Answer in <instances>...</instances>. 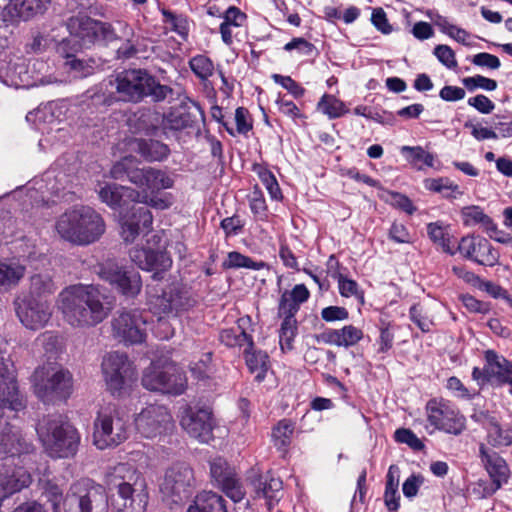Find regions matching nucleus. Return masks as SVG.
<instances>
[{"label":"nucleus","mask_w":512,"mask_h":512,"mask_svg":"<svg viewBox=\"0 0 512 512\" xmlns=\"http://www.w3.org/2000/svg\"><path fill=\"white\" fill-rule=\"evenodd\" d=\"M56 303L64 320L80 328L99 324L111 310L106 296L94 285L67 286L58 294Z\"/></svg>","instance_id":"1"},{"label":"nucleus","mask_w":512,"mask_h":512,"mask_svg":"<svg viewBox=\"0 0 512 512\" xmlns=\"http://www.w3.org/2000/svg\"><path fill=\"white\" fill-rule=\"evenodd\" d=\"M111 491L117 492L115 508L118 512H145L148 500L146 477L133 465L118 463L110 467L104 478Z\"/></svg>","instance_id":"2"},{"label":"nucleus","mask_w":512,"mask_h":512,"mask_svg":"<svg viewBox=\"0 0 512 512\" xmlns=\"http://www.w3.org/2000/svg\"><path fill=\"white\" fill-rule=\"evenodd\" d=\"M55 230L64 241L87 246L98 241L106 231L103 217L89 206L74 207L61 214Z\"/></svg>","instance_id":"3"},{"label":"nucleus","mask_w":512,"mask_h":512,"mask_svg":"<svg viewBox=\"0 0 512 512\" xmlns=\"http://www.w3.org/2000/svg\"><path fill=\"white\" fill-rule=\"evenodd\" d=\"M110 85L115 88L119 100L128 102H138L148 96L153 101L160 102L173 93L172 88L160 84L142 69L124 70L110 81Z\"/></svg>","instance_id":"4"},{"label":"nucleus","mask_w":512,"mask_h":512,"mask_svg":"<svg viewBox=\"0 0 512 512\" xmlns=\"http://www.w3.org/2000/svg\"><path fill=\"white\" fill-rule=\"evenodd\" d=\"M37 433L46 452L53 458H67L77 452L79 433L61 416L43 419L38 424Z\"/></svg>","instance_id":"5"},{"label":"nucleus","mask_w":512,"mask_h":512,"mask_svg":"<svg viewBox=\"0 0 512 512\" xmlns=\"http://www.w3.org/2000/svg\"><path fill=\"white\" fill-rule=\"evenodd\" d=\"M146 295L150 311L160 317L178 316L192 309L197 303L192 290L177 283L165 288L158 284H148Z\"/></svg>","instance_id":"6"},{"label":"nucleus","mask_w":512,"mask_h":512,"mask_svg":"<svg viewBox=\"0 0 512 512\" xmlns=\"http://www.w3.org/2000/svg\"><path fill=\"white\" fill-rule=\"evenodd\" d=\"M128 416L115 405L102 407L95 420L93 443L98 449L117 446L128 438Z\"/></svg>","instance_id":"7"},{"label":"nucleus","mask_w":512,"mask_h":512,"mask_svg":"<svg viewBox=\"0 0 512 512\" xmlns=\"http://www.w3.org/2000/svg\"><path fill=\"white\" fill-rule=\"evenodd\" d=\"M34 392L44 402L66 399L71 392V374L55 364L37 368L32 376Z\"/></svg>","instance_id":"8"},{"label":"nucleus","mask_w":512,"mask_h":512,"mask_svg":"<svg viewBox=\"0 0 512 512\" xmlns=\"http://www.w3.org/2000/svg\"><path fill=\"white\" fill-rule=\"evenodd\" d=\"M65 512H108V497L103 486L81 480L70 486L64 499Z\"/></svg>","instance_id":"9"},{"label":"nucleus","mask_w":512,"mask_h":512,"mask_svg":"<svg viewBox=\"0 0 512 512\" xmlns=\"http://www.w3.org/2000/svg\"><path fill=\"white\" fill-rule=\"evenodd\" d=\"M194 473L185 463H175L164 474L160 483L163 501L168 505H179L187 500L193 492Z\"/></svg>","instance_id":"10"},{"label":"nucleus","mask_w":512,"mask_h":512,"mask_svg":"<svg viewBox=\"0 0 512 512\" xmlns=\"http://www.w3.org/2000/svg\"><path fill=\"white\" fill-rule=\"evenodd\" d=\"M186 377L180 368L172 363L160 367L150 365L142 376V385L151 391L180 395L186 388Z\"/></svg>","instance_id":"11"},{"label":"nucleus","mask_w":512,"mask_h":512,"mask_svg":"<svg viewBox=\"0 0 512 512\" xmlns=\"http://www.w3.org/2000/svg\"><path fill=\"white\" fill-rule=\"evenodd\" d=\"M101 367L107 388L115 396L122 395L135 380L134 367L123 353H108L104 356Z\"/></svg>","instance_id":"12"},{"label":"nucleus","mask_w":512,"mask_h":512,"mask_svg":"<svg viewBox=\"0 0 512 512\" xmlns=\"http://www.w3.org/2000/svg\"><path fill=\"white\" fill-rule=\"evenodd\" d=\"M137 432L144 438L162 437L174 428L172 415L163 405L150 404L143 408L134 420Z\"/></svg>","instance_id":"13"},{"label":"nucleus","mask_w":512,"mask_h":512,"mask_svg":"<svg viewBox=\"0 0 512 512\" xmlns=\"http://www.w3.org/2000/svg\"><path fill=\"white\" fill-rule=\"evenodd\" d=\"M98 275L126 297H135L141 291L142 281L140 274L134 270L122 267L113 260H108L101 264Z\"/></svg>","instance_id":"14"},{"label":"nucleus","mask_w":512,"mask_h":512,"mask_svg":"<svg viewBox=\"0 0 512 512\" xmlns=\"http://www.w3.org/2000/svg\"><path fill=\"white\" fill-rule=\"evenodd\" d=\"M113 337L125 344H139L146 337V320L138 310L123 311L112 320Z\"/></svg>","instance_id":"15"},{"label":"nucleus","mask_w":512,"mask_h":512,"mask_svg":"<svg viewBox=\"0 0 512 512\" xmlns=\"http://www.w3.org/2000/svg\"><path fill=\"white\" fill-rule=\"evenodd\" d=\"M20 322L28 329L38 330L46 326L52 316L50 302L46 299L24 297L15 301Z\"/></svg>","instance_id":"16"},{"label":"nucleus","mask_w":512,"mask_h":512,"mask_svg":"<svg viewBox=\"0 0 512 512\" xmlns=\"http://www.w3.org/2000/svg\"><path fill=\"white\" fill-rule=\"evenodd\" d=\"M426 412L429 423L436 429L459 435L465 428V418L446 402L430 400Z\"/></svg>","instance_id":"17"},{"label":"nucleus","mask_w":512,"mask_h":512,"mask_svg":"<svg viewBox=\"0 0 512 512\" xmlns=\"http://www.w3.org/2000/svg\"><path fill=\"white\" fill-rule=\"evenodd\" d=\"M180 424L191 437L202 443H209L213 439L214 422L209 409L186 407Z\"/></svg>","instance_id":"18"},{"label":"nucleus","mask_w":512,"mask_h":512,"mask_svg":"<svg viewBox=\"0 0 512 512\" xmlns=\"http://www.w3.org/2000/svg\"><path fill=\"white\" fill-rule=\"evenodd\" d=\"M131 261L140 269L154 272L153 280H160L161 274L170 269L172 260L161 247H135L130 250Z\"/></svg>","instance_id":"19"},{"label":"nucleus","mask_w":512,"mask_h":512,"mask_svg":"<svg viewBox=\"0 0 512 512\" xmlns=\"http://www.w3.org/2000/svg\"><path fill=\"white\" fill-rule=\"evenodd\" d=\"M481 460L492 480L491 484H485L482 497H490L508 482L510 470L506 461L494 451H488L485 445L480 446Z\"/></svg>","instance_id":"20"},{"label":"nucleus","mask_w":512,"mask_h":512,"mask_svg":"<svg viewBox=\"0 0 512 512\" xmlns=\"http://www.w3.org/2000/svg\"><path fill=\"white\" fill-rule=\"evenodd\" d=\"M460 254L480 265L494 266L499 259V253L490 242L481 236H465L457 247Z\"/></svg>","instance_id":"21"},{"label":"nucleus","mask_w":512,"mask_h":512,"mask_svg":"<svg viewBox=\"0 0 512 512\" xmlns=\"http://www.w3.org/2000/svg\"><path fill=\"white\" fill-rule=\"evenodd\" d=\"M153 217L146 206H133L121 223V236L126 243L134 242L140 235L147 236L152 227Z\"/></svg>","instance_id":"22"},{"label":"nucleus","mask_w":512,"mask_h":512,"mask_svg":"<svg viewBox=\"0 0 512 512\" xmlns=\"http://www.w3.org/2000/svg\"><path fill=\"white\" fill-rule=\"evenodd\" d=\"M0 404L12 411L25 408L23 396L20 394L12 365L0 361Z\"/></svg>","instance_id":"23"},{"label":"nucleus","mask_w":512,"mask_h":512,"mask_svg":"<svg viewBox=\"0 0 512 512\" xmlns=\"http://www.w3.org/2000/svg\"><path fill=\"white\" fill-rule=\"evenodd\" d=\"M51 0H9L2 11L3 20L10 23L28 21L43 14Z\"/></svg>","instance_id":"24"},{"label":"nucleus","mask_w":512,"mask_h":512,"mask_svg":"<svg viewBox=\"0 0 512 512\" xmlns=\"http://www.w3.org/2000/svg\"><path fill=\"white\" fill-rule=\"evenodd\" d=\"M248 481L254 493V498H264L269 510L280 500L282 491L280 478L274 477L270 473L265 475L253 473L249 476Z\"/></svg>","instance_id":"25"},{"label":"nucleus","mask_w":512,"mask_h":512,"mask_svg":"<svg viewBox=\"0 0 512 512\" xmlns=\"http://www.w3.org/2000/svg\"><path fill=\"white\" fill-rule=\"evenodd\" d=\"M100 200L112 209L128 206L130 202L140 200L141 193L130 187L106 184L98 191Z\"/></svg>","instance_id":"26"},{"label":"nucleus","mask_w":512,"mask_h":512,"mask_svg":"<svg viewBox=\"0 0 512 512\" xmlns=\"http://www.w3.org/2000/svg\"><path fill=\"white\" fill-rule=\"evenodd\" d=\"M98 20L88 16H73L67 21V29L71 36L78 38L82 46H90L97 41Z\"/></svg>","instance_id":"27"},{"label":"nucleus","mask_w":512,"mask_h":512,"mask_svg":"<svg viewBox=\"0 0 512 512\" xmlns=\"http://www.w3.org/2000/svg\"><path fill=\"white\" fill-rule=\"evenodd\" d=\"M133 150L147 162H162L170 155L168 145L154 139H135Z\"/></svg>","instance_id":"28"},{"label":"nucleus","mask_w":512,"mask_h":512,"mask_svg":"<svg viewBox=\"0 0 512 512\" xmlns=\"http://www.w3.org/2000/svg\"><path fill=\"white\" fill-rule=\"evenodd\" d=\"M486 361L485 374L489 380L512 384V362L492 350L486 352Z\"/></svg>","instance_id":"29"},{"label":"nucleus","mask_w":512,"mask_h":512,"mask_svg":"<svg viewBox=\"0 0 512 512\" xmlns=\"http://www.w3.org/2000/svg\"><path fill=\"white\" fill-rule=\"evenodd\" d=\"M363 338V331L353 325H345L341 329H330L323 334V339L330 345L351 347Z\"/></svg>","instance_id":"30"},{"label":"nucleus","mask_w":512,"mask_h":512,"mask_svg":"<svg viewBox=\"0 0 512 512\" xmlns=\"http://www.w3.org/2000/svg\"><path fill=\"white\" fill-rule=\"evenodd\" d=\"M249 322V317L240 318L237 327L224 329L220 332V341L227 347H248L252 349L253 338L244 330V326Z\"/></svg>","instance_id":"31"},{"label":"nucleus","mask_w":512,"mask_h":512,"mask_svg":"<svg viewBox=\"0 0 512 512\" xmlns=\"http://www.w3.org/2000/svg\"><path fill=\"white\" fill-rule=\"evenodd\" d=\"M187 512H227L225 500L212 491L199 493Z\"/></svg>","instance_id":"32"},{"label":"nucleus","mask_w":512,"mask_h":512,"mask_svg":"<svg viewBox=\"0 0 512 512\" xmlns=\"http://www.w3.org/2000/svg\"><path fill=\"white\" fill-rule=\"evenodd\" d=\"M0 453L9 454L11 457L28 452L29 445L21 438L18 430L13 426L5 428L0 437Z\"/></svg>","instance_id":"33"},{"label":"nucleus","mask_w":512,"mask_h":512,"mask_svg":"<svg viewBox=\"0 0 512 512\" xmlns=\"http://www.w3.org/2000/svg\"><path fill=\"white\" fill-rule=\"evenodd\" d=\"M25 272L26 267L18 261H0V290H9L17 286Z\"/></svg>","instance_id":"34"},{"label":"nucleus","mask_w":512,"mask_h":512,"mask_svg":"<svg viewBox=\"0 0 512 512\" xmlns=\"http://www.w3.org/2000/svg\"><path fill=\"white\" fill-rule=\"evenodd\" d=\"M57 290L52 276L48 272H39L30 277L28 297L44 299Z\"/></svg>","instance_id":"35"},{"label":"nucleus","mask_w":512,"mask_h":512,"mask_svg":"<svg viewBox=\"0 0 512 512\" xmlns=\"http://www.w3.org/2000/svg\"><path fill=\"white\" fill-rule=\"evenodd\" d=\"M245 361L251 373H255V380L261 382L268 370V355L261 350L246 347L244 350Z\"/></svg>","instance_id":"36"},{"label":"nucleus","mask_w":512,"mask_h":512,"mask_svg":"<svg viewBox=\"0 0 512 512\" xmlns=\"http://www.w3.org/2000/svg\"><path fill=\"white\" fill-rule=\"evenodd\" d=\"M65 44H62L58 47V51L61 54H64L65 62L64 66L70 71L74 73V77H86L93 73L95 62L91 59H80L77 58L73 54H69L66 52Z\"/></svg>","instance_id":"37"},{"label":"nucleus","mask_w":512,"mask_h":512,"mask_svg":"<svg viewBox=\"0 0 512 512\" xmlns=\"http://www.w3.org/2000/svg\"><path fill=\"white\" fill-rule=\"evenodd\" d=\"M461 217L466 226L479 225L484 232L486 230H493V220L490 216L485 214L483 209L479 206L472 205L463 207Z\"/></svg>","instance_id":"38"},{"label":"nucleus","mask_w":512,"mask_h":512,"mask_svg":"<svg viewBox=\"0 0 512 512\" xmlns=\"http://www.w3.org/2000/svg\"><path fill=\"white\" fill-rule=\"evenodd\" d=\"M485 428L487 439L493 446H508L512 444V427L502 428L494 418L486 417Z\"/></svg>","instance_id":"39"},{"label":"nucleus","mask_w":512,"mask_h":512,"mask_svg":"<svg viewBox=\"0 0 512 512\" xmlns=\"http://www.w3.org/2000/svg\"><path fill=\"white\" fill-rule=\"evenodd\" d=\"M122 31L123 43L117 48L118 59H130L138 53V40L135 39L133 29L125 23H118Z\"/></svg>","instance_id":"40"},{"label":"nucleus","mask_w":512,"mask_h":512,"mask_svg":"<svg viewBox=\"0 0 512 512\" xmlns=\"http://www.w3.org/2000/svg\"><path fill=\"white\" fill-rule=\"evenodd\" d=\"M425 188L440 193L444 198L456 199L463 193L457 184L448 178L426 179Z\"/></svg>","instance_id":"41"},{"label":"nucleus","mask_w":512,"mask_h":512,"mask_svg":"<svg viewBox=\"0 0 512 512\" xmlns=\"http://www.w3.org/2000/svg\"><path fill=\"white\" fill-rule=\"evenodd\" d=\"M298 333V322L292 318H282L279 329V344L283 352L291 351L293 342Z\"/></svg>","instance_id":"42"},{"label":"nucleus","mask_w":512,"mask_h":512,"mask_svg":"<svg viewBox=\"0 0 512 512\" xmlns=\"http://www.w3.org/2000/svg\"><path fill=\"white\" fill-rule=\"evenodd\" d=\"M294 425L291 421L281 420L272 430V441L280 451H286L291 443Z\"/></svg>","instance_id":"43"},{"label":"nucleus","mask_w":512,"mask_h":512,"mask_svg":"<svg viewBox=\"0 0 512 512\" xmlns=\"http://www.w3.org/2000/svg\"><path fill=\"white\" fill-rule=\"evenodd\" d=\"M317 109L330 119L339 118L348 111L341 100L330 94H324L321 97Z\"/></svg>","instance_id":"44"},{"label":"nucleus","mask_w":512,"mask_h":512,"mask_svg":"<svg viewBox=\"0 0 512 512\" xmlns=\"http://www.w3.org/2000/svg\"><path fill=\"white\" fill-rule=\"evenodd\" d=\"M224 269H237L247 268L251 270H261L265 267V263L262 261H253L250 257L245 256L239 252H229L227 258L222 264Z\"/></svg>","instance_id":"45"},{"label":"nucleus","mask_w":512,"mask_h":512,"mask_svg":"<svg viewBox=\"0 0 512 512\" xmlns=\"http://www.w3.org/2000/svg\"><path fill=\"white\" fill-rule=\"evenodd\" d=\"M148 179L146 189L151 193L169 189L173 186L174 180L165 171L147 167Z\"/></svg>","instance_id":"46"},{"label":"nucleus","mask_w":512,"mask_h":512,"mask_svg":"<svg viewBox=\"0 0 512 512\" xmlns=\"http://www.w3.org/2000/svg\"><path fill=\"white\" fill-rule=\"evenodd\" d=\"M210 474L218 486L236 475L235 469L221 457L210 462Z\"/></svg>","instance_id":"47"},{"label":"nucleus","mask_w":512,"mask_h":512,"mask_svg":"<svg viewBox=\"0 0 512 512\" xmlns=\"http://www.w3.org/2000/svg\"><path fill=\"white\" fill-rule=\"evenodd\" d=\"M402 154L406 155L407 160L413 164L418 165L420 163H423L424 165L428 167H432L434 164V156L430 154L429 152H426L422 147L416 146V147H410V146H403L401 148Z\"/></svg>","instance_id":"48"},{"label":"nucleus","mask_w":512,"mask_h":512,"mask_svg":"<svg viewBox=\"0 0 512 512\" xmlns=\"http://www.w3.org/2000/svg\"><path fill=\"white\" fill-rule=\"evenodd\" d=\"M189 66L193 73L201 80H207L214 72L212 61L204 55H196L191 58Z\"/></svg>","instance_id":"49"},{"label":"nucleus","mask_w":512,"mask_h":512,"mask_svg":"<svg viewBox=\"0 0 512 512\" xmlns=\"http://www.w3.org/2000/svg\"><path fill=\"white\" fill-rule=\"evenodd\" d=\"M257 174L271 198L273 200L282 199L281 189L273 173L266 168L257 167Z\"/></svg>","instance_id":"50"},{"label":"nucleus","mask_w":512,"mask_h":512,"mask_svg":"<svg viewBox=\"0 0 512 512\" xmlns=\"http://www.w3.org/2000/svg\"><path fill=\"white\" fill-rule=\"evenodd\" d=\"M337 280L339 293L341 296L346 298L354 296L356 299L360 301V303H364V294L359 289V286L356 281L349 279L342 274H339Z\"/></svg>","instance_id":"51"},{"label":"nucleus","mask_w":512,"mask_h":512,"mask_svg":"<svg viewBox=\"0 0 512 512\" xmlns=\"http://www.w3.org/2000/svg\"><path fill=\"white\" fill-rule=\"evenodd\" d=\"M157 120V116L151 112H143L139 116H136L134 124H131L136 133H144L146 135H152L157 129V125L154 121Z\"/></svg>","instance_id":"52"},{"label":"nucleus","mask_w":512,"mask_h":512,"mask_svg":"<svg viewBox=\"0 0 512 512\" xmlns=\"http://www.w3.org/2000/svg\"><path fill=\"white\" fill-rule=\"evenodd\" d=\"M427 233L434 243L442 247L443 251L451 255L454 254V251L451 250L449 244V237L446 234L444 228L439 223H429L427 226Z\"/></svg>","instance_id":"53"},{"label":"nucleus","mask_w":512,"mask_h":512,"mask_svg":"<svg viewBox=\"0 0 512 512\" xmlns=\"http://www.w3.org/2000/svg\"><path fill=\"white\" fill-rule=\"evenodd\" d=\"M219 487L222 489L225 495L235 503L242 501L246 494L242 484L237 478V475L230 478L229 480H226L224 483L220 484Z\"/></svg>","instance_id":"54"},{"label":"nucleus","mask_w":512,"mask_h":512,"mask_svg":"<svg viewBox=\"0 0 512 512\" xmlns=\"http://www.w3.org/2000/svg\"><path fill=\"white\" fill-rule=\"evenodd\" d=\"M300 306V303H297L296 300L287 296V294L283 292L279 300L278 316L280 318L296 319L295 315L299 311Z\"/></svg>","instance_id":"55"},{"label":"nucleus","mask_w":512,"mask_h":512,"mask_svg":"<svg viewBox=\"0 0 512 512\" xmlns=\"http://www.w3.org/2000/svg\"><path fill=\"white\" fill-rule=\"evenodd\" d=\"M463 84L469 91H473L477 88H481L486 91H493L497 88V82L495 80L481 75L464 78Z\"/></svg>","instance_id":"56"},{"label":"nucleus","mask_w":512,"mask_h":512,"mask_svg":"<svg viewBox=\"0 0 512 512\" xmlns=\"http://www.w3.org/2000/svg\"><path fill=\"white\" fill-rule=\"evenodd\" d=\"M394 437L397 442L407 444L413 450L420 451L424 448L423 442L410 429L399 428Z\"/></svg>","instance_id":"57"},{"label":"nucleus","mask_w":512,"mask_h":512,"mask_svg":"<svg viewBox=\"0 0 512 512\" xmlns=\"http://www.w3.org/2000/svg\"><path fill=\"white\" fill-rule=\"evenodd\" d=\"M434 55L447 68L454 69L457 67L455 53L448 45H437L434 48Z\"/></svg>","instance_id":"58"},{"label":"nucleus","mask_w":512,"mask_h":512,"mask_svg":"<svg viewBox=\"0 0 512 512\" xmlns=\"http://www.w3.org/2000/svg\"><path fill=\"white\" fill-rule=\"evenodd\" d=\"M272 78L275 81V83L280 84L295 98H300L305 93V89L301 87L296 81H294L290 76L274 74Z\"/></svg>","instance_id":"59"},{"label":"nucleus","mask_w":512,"mask_h":512,"mask_svg":"<svg viewBox=\"0 0 512 512\" xmlns=\"http://www.w3.org/2000/svg\"><path fill=\"white\" fill-rule=\"evenodd\" d=\"M135 163L136 159L133 156L124 157L111 168V177L119 180L124 179V177H128L129 171Z\"/></svg>","instance_id":"60"},{"label":"nucleus","mask_w":512,"mask_h":512,"mask_svg":"<svg viewBox=\"0 0 512 512\" xmlns=\"http://www.w3.org/2000/svg\"><path fill=\"white\" fill-rule=\"evenodd\" d=\"M388 235L396 243L409 244L412 242V235L402 223L394 222L389 229Z\"/></svg>","instance_id":"61"},{"label":"nucleus","mask_w":512,"mask_h":512,"mask_svg":"<svg viewBox=\"0 0 512 512\" xmlns=\"http://www.w3.org/2000/svg\"><path fill=\"white\" fill-rule=\"evenodd\" d=\"M164 127L170 130H182L188 126V120L179 111L169 112L163 120Z\"/></svg>","instance_id":"62"},{"label":"nucleus","mask_w":512,"mask_h":512,"mask_svg":"<svg viewBox=\"0 0 512 512\" xmlns=\"http://www.w3.org/2000/svg\"><path fill=\"white\" fill-rule=\"evenodd\" d=\"M371 22L374 27L383 34H390L393 31L389 24L385 11L382 8H375L372 11Z\"/></svg>","instance_id":"63"},{"label":"nucleus","mask_w":512,"mask_h":512,"mask_svg":"<svg viewBox=\"0 0 512 512\" xmlns=\"http://www.w3.org/2000/svg\"><path fill=\"white\" fill-rule=\"evenodd\" d=\"M44 495L47 500L51 503L53 512H60V504L63 502L62 490L55 484L48 483L46 485Z\"/></svg>","instance_id":"64"}]
</instances>
